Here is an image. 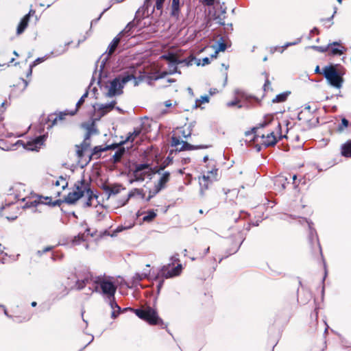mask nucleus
<instances>
[{
    "label": "nucleus",
    "instance_id": "f257e3e1",
    "mask_svg": "<svg viewBox=\"0 0 351 351\" xmlns=\"http://www.w3.org/2000/svg\"><path fill=\"white\" fill-rule=\"evenodd\" d=\"M255 134L254 141L265 147L276 145L278 139L286 138L282 135L280 123L274 119V116L267 114L258 123V126L253 128Z\"/></svg>",
    "mask_w": 351,
    "mask_h": 351
},
{
    "label": "nucleus",
    "instance_id": "f03ea898",
    "mask_svg": "<svg viewBox=\"0 0 351 351\" xmlns=\"http://www.w3.org/2000/svg\"><path fill=\"white\" fill-rule=\"evenodd\" d=\"M86 285L89 286L90 294L93 292L99 293L107 298H113L117 291V286L109 277L95 276L87 274L82 280L76 282L77 289H83Z\"/></svg>",
    "mask_w": 351,
    "mask_h": 351
},
{
    "label": "nucleus",
    "instance_id": "7ed1b4c3",
    "mask_svg": "<svg viewBox=\"0 0 351 351\" xmlns=\"http://www.w3.org/2000/svg\"><path fill=\"white\" fill-rule=\"evenodd\" d=\"M89 187V184L84 179L77 181L74 185L73 190L64 197V202L69 204H73L80 198H84V206H90L92 200L97 198Z\"/></svg>",
    "mask_w": 351,
    "mask_h": 351
},
{
    "label": "nucleus",
    "instance_id": "20e7f679",
    "mask_svg": "<svg viewBox=\"0 0 351 351\" xmlns=\"http://www.w3.org/2000/svg\"><path fill=\"white\" fill-rule=\"evenodd\" d=\"M132 79H134L133 75H126L123 76H119L114 80H112L109 85L106 86L108 88V91L106 93V96L111 97L115 95H119L122 93V88L124 85Z\"/></svg>",
    "mask_w": 351,
    "mask_h": 351
},
{
    "label": "nucleus",
    "instance_id": "39448f33",
    "mask_svg": "<svg viewBox=\"0 0 351 351\" xmlns=\"http://www.w3.org/2000/svg\"><path fill=\"white\" fill-rule=\"evenodd\" d=\"M322 74L331 86L337 88L341 87L343 79L339 75L334 66H325L322 70Z\"/></svg>",
    "mask_w": 351,
    "mask_h": 351
},
{
    "label": "nucleus",
    "instance_id": "423d86ee",
    "mask_svg": "<svg viewBox=\"0 0 351 351\" xmlns=\"http://www.w3.org/2000/svg\"><path fill=\"white\" fill-rule=\"evenodd\" d=\"M134 312L139 318L147 322L149 324L156 325L162 323L156 312L150 307L145 309H136Z\"/></svg>",
    "mask_w": 351,
    "mask_h": 351
},
{
    "label": "nucleus",
    "instance_id": "0eeeda50",
    "mask_svg": "<svg viewBox=\"0 0 351 351\" xmlns=\"http://www.w3.org/2000/svg\"><path fill=\"white\" fill-rule=\"evenodd\" d=\"M152 169L148 164L137 165L133 171L134 178L130 180L132 184L135 181H143L146 178H150L152 175Z\"/></svg>",
    "mask_w": 351,
    "mask_h": 351
},
{
    "label": "nucleus",
    "instance_id": "6e6552de",
    "mask_svg": "<svg viewBox=\"0 0 351 351\" xmlns=\"http://www.w3.org/2000/svg\"><path fill=\"white\" fill-rule=\"evenodd\" d=\"M45 141V136H40L32 140L23 142V141H18L16 145H22L24 149L29 151H38L44 145Z\"/></svg>",
    "mask_w": 351,
    "mask_h": 351
},
{
    "label": "nucleus",
    "instance_id": "1a4fd4ad",
    "mask_svg": "<svg viewBox=\"0 0 351 351\" xmlns=\"http://www.w3.org/2000/svg\"><path fill=\"white\" fill-rule=\"evenodd\" d=\"M218 169L213 167L210 170L204 172L202 177L199 178L201 191L207 189L210 183L217 180Z\"/></svg>",
    "mask_w": 351,
    "mask_h": 351
},
{
    "label": "nucleus",
    "instance_id": "9d476101",
    "mask_svg": "<svg viewBox=\"0 0 351 351\" xmlns=\"http://www.w3.org/2000/svg\"><path fill=\"white\" fill-rule=\"evenodd\" d=\"M117 102L115 100H113L108 104H95L93 105L95 116L98 119L101 118L110 112L114 108Z\"/></svg>",
    "mask_w": 351,
    "mask_h": 351
},
{
    "label": "nucleus",
    "instance_id": "9b49d317",
    "mask_svg": "<svg viewBox=\"0 0 351 351\" xmlns=\"http://www.w3.org/2000/svg\"><path fill=\"white\" fill-rule=\"evenodd\" d=\"M162 58L169 60L168 71L161 73L160 77H163L168 74H173L177 72V64L178 62L176 58L173 55L162 56Z\"/></svg>",
    "mask_w": 351,
    "mask_h": 351
},
{
    "label": "nucleus",
    "instance_id": "f8f14e48",
    "mask_svg": "<svg viewBox=\"0 0 351 351\" xmlns=\"http://www.w3.org/2000/svg\"><path fill=\"white\" fill-rule=\"evenodd\" d=\"M171 145L176 147L179 150H191L193 149L194 147L188 143L180 139V135L173 136L171 140Z\"/></svg>",
    "mask_w": 351,
    "mask_h": 351
},
{
    "label": "nucleus",
    "instance_id": "ddd939ff",
    "mask_svg": "<svg viewBox=\"0 0 351 351\" xmlns=\"http://www.w3.org/2000/svg\"><path fill=\"white\" fill-rule=\"evenodd\" d=\"M34 14H35V11L30 10L27 14L24 16V17L21 19L20 23L18 25L17 31H16L18 34H21V33H23L24 32V30L26 29V27L28 25V22H29L30 16L33 15Z\"/></svg>",
    "mask_w": 351,
    "mask_h": 351
},
{
    "label": "nucleus",
    "instance_id": "4468645a",
    "mask_svg": "<svg viewBox=\"0 0 351 351\" xmlns=\"http://www.w3.org/2000/svg\"><path fill=\"white\" fill-rule=\"evenodd\" d=\"M275 188L277 191H282L285 189L287 183V178L282 175L278 176L274 180Z\"/></svg>",
    "mask_w": 351,
    "mask_h": 351
},
{
    "label": "nucleus",
    "instance_id": "2eb2a0df",
    "mask_svg": "<svg viewBox=\"0 0 351 351\" xmlns=\"http://www.w3.org/2000/svg\"><path fill=\"white\" fill-rule=\"evenodd\" d=\"M134 197H140L141 199H144L145 193H143V189H132V191H130L129 192L125 200L123 201V202H121L120 204L121 206H124L130 198Z\"/></svg>",
    "mask_w": 351,
    "mask_h": 351
},
{
    "label": "nucleus",
    "instance_id": "dca6fc26",
    "mask_svg": "<svg viewBox=\"0 0 351 351\" xmlns=\"http://www.w3.org/2000/svg\"><path fill=\"white\" fill-rule=\"evenodd\" d=\"M109 300V304L112 308V313L111 317L112 318H116L121 311V307L117 304L114 296L113 298L108 299Z\"/></svg>",
    "mask_w": 351,
    "mask_h": 351
},
{
    "label": "nucleus",
    "instance_id": "f3484780",
    "mask_svg": "<svg viewBox=\"0 0 351 351\" xmlns=\"http://www.w3.org/2000/svg\"><path fill=\"white\" fill-rule=\"evenodd\" d=\"M182 271V265L179 264L176 267H174L172 270L165 271V267L162 269V275L166 278H171L173 276H178Z\"/></svg>",
    "mask_w": 351,
    "mask_h": 351
},
{
    "label": "nucleus",
    "instance_id": "a211bd4d",
    "mask_svg": "<svg viewBox=\"0 0 351 351\" xmlns=\"http://www.w3.org/2000/svg\"><path fill=\"white\" fill-rule=\"evenodd\" d=\"M329 49L330 53L332 55H341L343 53L344 47H342L339 43L334 42L332 44H329Z\"/></svg>",
    "mask_w": 351,
    "mask_h": 351
},
{
    "label": "nucleus",
    "instance_id": "6ab92c4d",
    "mask_svg": "<svg viewBox=\"0 0 351 351\" xmlns=\"http://www.w3.org/2000/svg\"><path fill=\"white\" fill-rule=\"evenodd\" d=\"M75 112H72L71 113H69L67 112H61L58 114H53L51 115L49 117V120L52 121V125H54L58 123V121H62L64 119V116L67 114L73 115Z\"/></svg>",
    "mask_w": 351,
    "mask_h": 351
},
{
    "label": "nucleus",
    "instance_id": "aec40b11",
    "mask_svg": "<svg viewBox=\"0 0 351 351\" xmlns=\"http://www.w3.org/2000/svg\"><path fill=\"white\" fill-rule=\"evenodd\" d=\"M149 271H144L141 274L140 273H136L132 280V285H137L140 281H141L143 279L147 278L149 276Z\"/></svg>",
    "mask_w": 351,
    "mask_h": 351
},
{
    "label": "nucleus",
    "instance_id": "412c9836",
    "mask_svg": "<svg viewBox=\"0 0 351 351\" xmlns=\"http://www.w3.org/2000/svg\"><path fill=\"white\" fill-rule=\"evenodd\" d=\"M341 149L342 156L351 158V141H348L343 144Z\"/></svg>",
    "mask_w": 351,
    "mask_h": 351
},
{
    "label": "nucleus",
    "instance_id": "4be33fe9",
    "mask_svg": "<svg viewBox=\"0 0 351 351\" xmlns=\"http://www.w3.org/2000/svg\"><path fill=\"white\" fill-rule=\"evenodd\" d=\"M119 42H120V38L119 36H116L112 40V42L109 45L107 51H106L108 53V56H110L114 53V51H115L116 48L117 47Z\"/></svg>",
    "mask_w": 351,
    "mask_h": 351
},
{
    "label": "nucleus",
    "instance_id": "5701e85b",
    "mask_svg": "<svg viewBox=\"0 0 351 351\" xmlns=\"http://www.w3.org/2000/svg\"><path fill=\"white\" fill-rule=\"evenodd\" d=\"M141 134V130L140 129H135L133 132L130 133L129 135L127 136L126 139L123 141H122L121 143L124 144L126 142H131L132 143L136 138L139 136Z\"/></svg>",
    "mask_w": 351,
    "mask_h": 351
},
{
    "label": "nucleus",
    "instance_id": "b1692460",
    "mask_svg": "<svg viewBox=\"0 0 351 351\" xmlns=\"http://www.w3.org/2000/svg\"><path fill=\"white\" fill-rule=\"evenodd\" d=\"M114 146H96L94 147L93 151V156H97V157L99 156V154L101 152H105L106 150L114 148Z\"/></svg>",
    "mask_w": 351,
    "mask_h": 351
},
{
    "label": "nucleus",
    "instance_id": "393cba45",
    "mask_svg": "<svg viewBox=\"0 0 351 351\" xmlns=\"http://www.w3.org/2000/svg\"><path fill=\"white\" fill-rule=\"evenodd\" d=\"M180 13V0H172L171 15L178 17Z\"/></svg>",
    "mask_w": 351,
    "mask_h": 351
},
{
    "label": "nucleus",
    "instance_id": "a878e982",
    "mask_svg": "<svg viewBox=\"0 0 351 351\" xmlns=\"http://www.w3.org/2000/svg\"><path fill=\"white\" fill-rule=\"evenodd\" d=\"M124 189L123 188H122L121 185L120 184H116V185H113L110 187H108L106 190V191L108 193V195H117L118 193H119L121 190Z\"/></svg>",
    "mask_w": 351,
    "mask_h": 351
},
{
    "label": "nucleus",
    "instance_id": "bb28decb",
    "mask_svg": "<svg viewBox=\"0 0 351 351\" xmlns=\"http://www.w3.org/2000/svg\"><path fill=\"white\" fill-rule=\"evenodd\" d=\"M169 178V173L167 172H165L162 174L161 178L159 180L158 185L160 186V188L156 190V193L160 191V189L165 184L166 182H168Z\"/></svg>",
    "mask_w": 351,
    "mask_h": 351
},
{
    "label": "nucleus",
    "instance_id": "cd10ccee",
    "mask_svg": "<svg viewBox=\"0 0 351 351\" xmlns=\"http://www.w3.org/2000/svg\"><path fill=\"white\" fill-rule=\"evenodd\" d=\"M54 184L56 186H60L62 188V189H64L68 186V182L66 181V180L64 178H63L62 176H60L55 182Z\"/></svg>",
    "mask_w": 351,
    "mask_h": 351
},
{
    "label": "nucleus",
    "instance_id": "c85d7f7f",
    "mask_svg": "<svg viewBox=\"0 0 351 351\" xmlns=\"http://www.w3.org/2000/svg\"><path fill=\"white\" fill-rule=\"evenodd\" d=\"M156 217V213L153 210H148L143 217L144 221H151Z\"/></svg>",
    "mask_w": 351,
    "mask_h": 351
},
{
    "label": "nucleus",
    "instance_id": "c756f323",
    "mask_svg": "<svg viewBox=\"0 0 351 351\" xmlns=\"http://www.w3.org/2000/svg\"><path fill=\"white\" fill-rule=\"evenodd\" d=\"M40 204H44V202L41 200V198L39 199H35L34 200L28 201L25 203V206L26 208L36 207Z\"/></svg>",
    "mask_w": 351,
    "mask_h": 351
},
{
    "label": "nucleus",
    "instance_id": "7c9ffc66",
    "mask_svg": "<svg viewBox=\"0 0 351 351\" xmlns=\"http://www.w3.org/2000/svg\"><path fill=\"white\" fill-rule=\"evenodd\" d=\"M226 45L224 43H223V42L219 43L217 45V47L215 49V54L212 55L211 58H217V53L219 51H224L226 50Z\"/></svg>",
    "mask_w": 351,
    "mask_h": 351
},
{
    "label": "nucleus",
    "instance_id": "2f4dec72",
    "mask_svg": "<svg viewBox=\"0 0 351 351\" xmlns=\"http://www.w3.org/2000/svg\"><path fill=\"white\" fill-rule=\"evenodd\" d=\"M191 134V132L189 129L185 130L184 128H180L178 130V135H180V138L183 137L184 138H186L189 136H190Z\"/></svg>",
    "mask_w": 351,
    "mask_h": 351
},
{
    "label": "nucleus",
    "instance_id": "473e14b6",
    "mask_svg": "<svg viewBox=\"0 0 351 351\" xmlns=\"http://www.w3.org/2000/svg\"><path fill=\"white\" fill-rule=\"evenodd\" d=\"M124 152H125L124 149L123 148H121V149H119L114 153V154L113 156L114 162H117V161H119L121 158L122 156L124 154Z\"/></svg>",
    "mask_w": 351,
    "mask_h": 351
},
{
    "label": "nucleus",
    "instance_id": "72a5a7b5",
    "mask_svg": "<svg viewBox=\"0 0 351 351\" xmlns=\"http://www.w3.org/2000/svg\"><path fill=\"white\" fill-rule=\"evenodd\" d=\"M300 42V39H298V40L296 42L287 43L284 46H282L281 47L276 48V50H278L280 53H282L285 51V49H287L288 47L296 45Z\"/></svg>",
    "mask_w": 351,
    "mask_h": 351
},
{
    "label": "nucleus",
    "instance_id": "f704fd0d",
    "mask_svg": "<svg viewBox=\"0 0 351 351\" xmlns=\"http://www.w3.org/2000/svg\"><path fill=\"white\" fill-rule=\"evenodd\" d=\"M287 95L285 93L279 94L273 99V102H282L285 101Z\"/></svg>",
    "mask_w": 351,
    "mask_h": 351
},
{
    "label": "nucleus",
    "instance_id": "c9c22d12",
    "mask_svg": "<svg viewBox=\"0 0 351 351\" xmlns=\"http://www.w3.org/2000/svg\"><path fill=\"white\" fill-rule=\"evenodd\" d=\"M348 125V121L346 118L341 119V123L338 127V130L342 132Z\"/></svg>",
    "mask_w": 351,
    "mask_h": 351
},
{
    "label": "nucleus",
    "instance_id": "e433bc0d",
    "mask_svg": "<svg viewBox=\"0 0 351 351\" xmlns=\"http://www.w3.org/2000/svg\"><path fill=\"white\" fill-rule=\"evenodd\" d=\"M88 91H86L83 94V95L81 97V98L80 99V100L77 101V103L76 104L77 108L80 107L84 102V100L88 97Z\"/></svg>",
    "mask_w": 351,
    "mask_h": 351
},
{
    "label": "nucleus",
    "instance_id": "4c0bfd02",
    "mask_svg": "<svg viewBox=\"0 0 351 351\" xmlns=\"http://www.w3.org/2000/svg\"><path fill=\"white\" fill-rule=\"evenodd\" d=\"M133 226V225H129L128 226H119L116 230H114L115 232H120L124 230H127V229H130Z\"/></svg>",
    "mask_w": 351,
    "mask_h": 351
},
{
    "label": "nucleus",
    "instance_id": "58836bf2",
    "mask_svg": "<svg viewBox=\"0 0 351 351\" xmlns=\"http://www.w3.org/2000/svg\"><path fill=\"white\" fill-rule=\"evenodd\" d=\"M329 47H330V45H328L327 47L314 46L312 47L320 52H325L329 49Z\"/></svg>",
    "mask_w": 351,
    "mask_h": 351
},
{
    "label": "nucleus",
    "instance_id": "ea45409f",
    "mask_svg": "<svg viewBox=\"0 0 351 351\" xmlns=\"http://www.w3.org/2000/svg\"><path fill=\"white\" fill-rule=\"evenodd\" d=\"M165 0H156V8L157 10H161L163 8V3Z\"/></svg>",
    "mask_w": 351,
    "mask_h": 351
},
{
    "label": "nucleus",
    "instance_id": "a19ab883",
    "mask_svg": "<svg viewBox=\"0 0 351 351\" xmlns=\"http://www.w3.org/2000/svg\"><path fill=\"white\" fill-rule=\"evenodd\" d=\"M209 101V97L207 95L201 96L199 99L197 100V102H200L201 104L208 103Z\"/></svg>",
    "mask_w": 351,
    "mask_h": 351
},
{
    "label": "nucleus",
    "instance_id": "79ce46f5",
    "mask_svg": "<svg viewBox=\"0 0 351 351\" xmlns=\"http://www.w3.org/2000/svg\"><path fill=\"white\" fill-rule=\"evenodd\" d=\"M202 62H200V61L199 62H197V65H202V66H204V65H206V64H208L210 63V58H204L202 59Z\"/></svg>",
    "mask_w": 351,
    "mask_h": 351
},
{
    "label": "nucleus",
    "instance_id": "37998d69",
    "mask_svg": "<svg viewBox=\"0 0 351 351\" xmlns=\"http://www.w3.org/2000/svg\"><path fill=\"white\" fill-rule=\"evenodd\" d=\"M81 240H84V235H78L77 237H75V239H73V243L75 244H80V241Z\"/></svg>",
    "mask_w": 351,
    "mask_h": 351
},
{
    "label": "nucleus",
    "instance_id": "c03bdc74",
    "mask_svg": "<svg viewBox=\"0 0 351 351\" xmlns=\"http://www.w3.org/2000/svg\"><path fill=\"white\" fill-rule=\"evenodd\" d=\"M52 250V247H51V246H48V247H45L42 251L38 250L37 253H38V255H40H40H42L43 253H45V252H49V251H50V250Z\"/></svg>",
    "mask_w": 351,
    "mask_h": 351
},
{
    "label": "nucleus",
    "instance_id": "a18cd8bd",
    "mask_svg": "<svg viewBox=\"0 0 351 351\" xmlns=\"http://www.w3.org/2000/svg\"><path fill=\"white\" fill-rule=\"evenodd\" d=\"M45 60V58H38L34 60L33 62V66H36V64L43 62Z\"/></svg>",
    "mask_w": 351,
    "mask_h": 351
},
{
    "label": "nucleus",
    "instance_id": "49530a36",
    "mask_svg": "<svg viewBox=\"0 0 351 351\" xmlns=\"http://www.w3.org/2000/svg\"><path fill=\"white\" fill-rule=\"evenodd\" d=\"M238 103H239V101L237 99H235L232 101H230V102L227 103V106L228 107H232V106L237 105Z\"/></svg>",
    "mask_w": 351,
    "mask_h": 351
},
{
    "label": "nucleus",
    "instance_id": "de8ad7c7",
    "mask_svg": "<svg viewBox=\"0 0 351 351\" xmlns=\"http://www.w3.org/2000/svg\"><path fill=\"white\" fill-rule=\"evenodd\" d=\"M269 86H270V82H269L268 80H267L264 84V90H268L269 88Z\"/></svg>",
    "mask_w": 351,
    "mask_h": 351
},
{
    "label": "nucleus",
    "instance_id": "09e8293b",
    "mask_svg": "<svg viewBox=\"0 0 351 351\" xmlns=\"http://www.w3.org/2000/svg\"><path fill=\"white\" fill-rule=\"evenodd\" d=\"M206 5H212L214 3L215 0H202Z\"/></svg>",
    "mask_w": 351,
    "mask_h": 351
},
{
    "label": "nucleus",
    "instance_id": "8fccbe9b",
    "mask_svg": "<svg viewBox=\"0 0 351 351\" xmlns=\"http://www.w3.org/2000/svg\"><path fill=\"white\" fill-rule=\"evenodd\" d=\"M165 106L167 107V108H169V107H171L172 106V103L170 100H168V101H166L165 103H164Z\"/></svg>",
    "mask_w": 351,
    "mask_h": 351
},
{
    "label": "nucleus",
    "instance_id": "3c124183",
    "mask_svg": "<svg viewBox=\"0 0 351 351\" xmlns=\"http://www.w3.org/2000/svg\"><path fill=\"white\" fill-rule=\"evenodd\" d=\"M0 307H1V308H3V310H4V314H5L6 316L9 317L8 313V311H7V310H6V308H5V306H3V305H0Z\"/></svg>",
    "mask_w": 351,
    "mask_h": 351
},
{
    "label": "nucleus",
    "instance_id": "603ef678",
    "mask_svg": "<svg viewBox=\"0 0 351 351\" xmlns=\"http://www.w3.org/2000/svg\"><path fill=\"white\" fill-rule=\"evenodd\" d=\"M217 92V90L216 88L211 89V90H210V94L211 95H213L215 94Z\"/></svg>",
    "mask_w": 351,
    "mask_h": 351
},
{
    "label": "nucleus",
    "instance_id": "864d4df0",
    "mask_svg": "<svg viewBox=\"0 0 351 351\" xmlns=\"http://www.w3.org/2000/svg\"><path fill=\"white\" fill-rule=\"evenodd\" d=\"M315 72L316 73H321V71H320V69H319V66H316V68H315Z\"/></svg>",
    "mask_w": 351,
    "mask_h": 351
},
{
    "label": "nucleus",
    "instance_id": "5fc2aeb1",
    "mask_svg": "<svg viewBox=\"0 0 351 351\" xmlns=\"http://www.w3.org/2000/svg\"><path fill=\"white\" fill-rule=\"evenodd\" d=\"M209 250H210V247H208L205 250V252H204V255H206V254H207L208 253Z\"/></svg>",
    "mask_w": 351,
    "mask_h": 351
},
{
    "label": "nucleus",
    "instance_id": "6e6d98bb",
    "mask_svg": "<svg viewBox=\"0 0 351 351\" xmlns=\"http://www.w3.org/2000/svg\"><path fill=\"white\" fill-rule=\"evenodd\" d=\"M172 259H173L174 261H178V255H176V256H173L172 257Z\"/></svg>",
    "mask_w": 351,
    "mask_h": 351
},
{
    "label": "nucleus",
    "instance_id": "4d7b16f0",
    "mask_svg": "<svg viewBox=\"0 0 351 351\" xmlns=\"http://www.w3.org/2000/svg\"><path fill=\"white\" fill-rule=\"evenodd\" d=\"M167 82H168L169 83H172V82H175V80H173V79H168V80H167Z\"/></svg>",
    "mask_w": 351,
    "mask_h": 351
},
{
    "label": "nucleus",
    "instance_id": "13d9d810",
    "mask_svg": "<svg viewBox=\"0 0 351 351\" xmlns=\"http://www.w3.org/2000/svg\"><path fill=\"white\" fill-rule=\"evenodd\" d=\"M116 109H117L119 112H120L121 113H123V110H122L120 108L117 107V108H116Z\"/></svg>",
    "mask_w": 351,
    "mask_h": 351
},
{
    "label": "nucleus",
    "instance_id": "bf43d9fd",
    "mask_svg": "<svg viewBox=\"0 0 351 351\" xmlns=\"http://www.w3.org/2000/svg\"><path fill=\"white\" fill-rule=\"evenodd\" d=\"M208 160V156H207L204 157V161L205 162H206Z\"/></svg>",
    "mask_w": 351,
    "mask_h": 351
},
{
    "label": "nucleus",
    "instance_id": "052dcab7",
    "mask_svg": "<svg viewBox=\"0 0 351 351\" xmlns=\"http://www.w3.org/2000/svg\"><path fill=\"white\" fill-rule=\"evenodd\" d=\"M32 306H36V302H32Z\"/></svg>",
    "mask_w": 351,
    "mask_h": 351
},
{
    "label": "nucleus",
    "instance_id": "680f3d73",
    "mask_svg": "<svg viewBox=\"0 0 351 351\" xmlns=\"http://www.w3.org/2000/svg\"><path fill=\"white\" fill-rule=\"evenodd\" d=\"M223 67H225L226 70H228V66H226L224 64H222Z\"/></svg>",
    "mask_w": 351,
    "mask_h": 351
},
{
    "label": "nucleus",
    "instance_id": "e2e57ef3",
    "mask_svg": "<svg viewBox=\"0 0 351 351\" xmlns=\"http://www.w3.org/2000/svg\"><path fill=\"white\" fill-rule=\"evenodd\" d=\"M152 197H153V195H149V197H147V200L149 201Z\"/></svg>",
    "mask_w": 351,
    "mask_h": 351
},
{
    "label": "nucleus",
    "instance_id": "0e129e2a",
    "mask_svg": "<svg viewBox=\"0 0 351 351\" xmlns=\"http://www.w3.org/2000/svg\"><path fill=\"white\" fill-rule=\"evenodd\" d=\"M14 54L16 56H19V54H18V53H17L16 51H14Z\"/></svg>",
    "mask_w": 351,
    "mask_h": 351
},
{
    "label": "nucleus",
    "instance_id": "69168bd1",
    "mask_svg": "<svg viewBox=\"0 0 351 351\" xmlns=\"http://www.w3.org/2000/svg\"><path fill=\"white\" fill-rule=\"evenodd\" d=\"M297 176L295 175L293 176V180H295L296 179Z\"/></svg>",
    "mask_w": 351,
    "mask_h": 351
},
{
    "label": "nucleus",
    "instance_id": "338daca9",
    "mask_svg": "<svg viewBox=\"0 0 351 351\" xmlns=\"http://www.w3.org/2000/svg\"><path fill=\"white\" fill-rule=\"evenodd\" d=\"M326 21H327L330 22V21H331V18H328V19H327Z\"/></svg>",
    "mask_w": 351,
    "mask_h": 351
},
{
    "label": "nucleus",
    "instance_id": "774afa93",
    "mask_svg": "<svg viewBox=\"0 0 351 351\" xmlns=\"http://www.w3.org/2000/svg\"><path fill=\"white\" fill-rule=\"evenodd\" d=\"M23 82H24V83H25V87H26V86H27V82H25V81H23Z\"/></svg>",
    "mask_w": 351,
    "mask_h": 351
}]
</instances>
